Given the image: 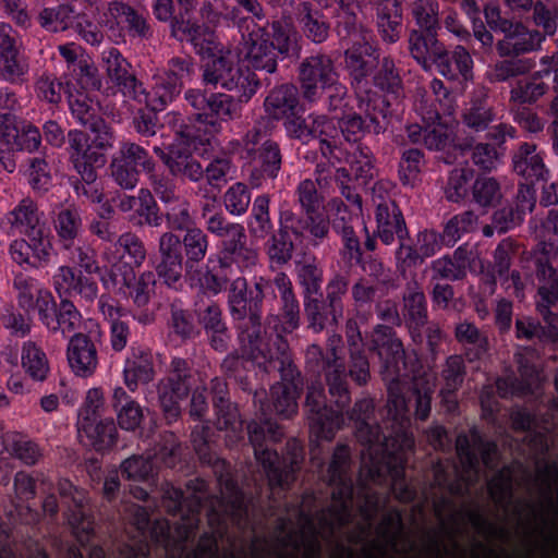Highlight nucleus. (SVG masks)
<instances>
[{"instance_id": "obj_1", "label": "nucleus", "mask_w": 558, "mask_h": 558, "mask_svg": "<svg viewBox=\"0 0 558 558\" xmlns=\"http://www.w3.org/2000/svg\"><path fill=\"white\" fill-rule=\"evenodd\" d=\"M245 61L241 65L233 52L221 44L215 32L210 45L201 44L194 52L203 64V80L206 84L220 85L233 92L234 99L241 105L247 102L260 86L262 78L256 71L265 72L277 78L278 61L299 58L301 47L293 24L287 19H275L265 25L254 24L247 35H243Z\"/></svg>"}, {"instance_id": "obj_2", "label": "nucleus", "mask_w": 558, "mask_h": 558, "mask_svg": "<svg viewBox=\"0 0 558 558\" xmlns=\"http://www.w3.org/2000/svg\"><path fill=\"white\" fill-rule=\"evenodd\" d=\"M228 306L239 341L252 356H263L300 326V304L284 272L274 279L235 278L228 289Z\"/></svg>"}, {"instance_id": "obj_3", "label": "nucleus", "mask_w": 558, "mask_h": 558, "mask_svg": "<svg viewBox=\"0 0 558 558\" xmlns=\"http://www.w3.org/2000/svg\"><path fill=\"white\" fill-rule=\"evenodd\" d=\"M287 350V341H281L277 347L263 352V356H253L257 363L264 365L265 373L278 371L281 377V383L270 388L271 400L268 399L266 389L254 390L252 400L258 418L252 420L246 426L255 459L272 487H283L290 475L284 460L274 447L281 441L283 432L272 414L282 418L292 417L296 413L298 399L304 388V378L290 360Z\"/></svg>"}, {"instance_id": "obj_4", "label": "nucleus", "mask_w": 558, "mask_h": 558, "mask_svg": "<svg viewBox=\"0 0 558 558\" xmlns=\"http://www.w3.org/2000/svg\"><path fill=\"white\" fill-rule=\"evenodd\" d=\"M351 418L354 420L355 437L364 447L363 454L369 458L371 478L387 473L392 481L395 497L401 502L414 501L417 492L405 475L409 454L414 449L411 416L386 418L380 424L375 415L374 400L363 398L354 403Z\"/></svg>"}, {"instance_id": "obj_5", "label": "nucleus", "mask_w": 558, "mask_h": 558, "mask_svg": "<svg viewBox=\"0 0 558 558\" xmlns=\"http://www.w3.org/2000/svg\"><path fill=\"white\" fill-rule=\"evenodd\" d=\"M305 369L313 380L307 386L304 412L311 433L319 439L330 440L351 418L354 407L349 410L351 392L348 385L349 372L335 350H326L311 344L305 351Z\"/></svg>"}, {"instance_id": "obj_6", "label": "nucleus", "mask_w": 558, "mask_h": 558, "mask_svg": "<svg viewBox=\"0 0 558 558\" xmlns=\"http://www.w3.org/2000/svg\"><path fill=\"white\" fill-rule=\"evenodd\" d=\"M5 220L13 233L23 238L13 240L9 255L22 269L38 270L49 265L53 247L46 229L44 214L31 197L22 198L8 214Z\"/></svg>"}, {"instance_id": "obj_7", "label": "nucleus", "mask_w": 558, "mask_h": 558, "mask_svg": "<svg viewBox=\"0 0 558 558\" xmlns=\"http://www.w3.org/2000/svg\"><path fill=\"white\" fill-rule=\"evenodd\" d=\"M373 360H377L380 375L387 389V418L411 416L412 399H407L403 385L407 378L405 353L402 341L391 326L376 325L365 335L364 350Z\"/></svg>"}, {"instance_id": "obj_8", "label": "nucleus", "mask_w": 558, "mask_h": 558, "mask_svg": "<svg viewBox=\"0 0 558 558\" xmlns=\"http://www.w3.org/2000/svg\"><path fill=\"white\" fill-rule=\"evenodd\" d=\"M208 400L206 388L195 389L190 403V416L197 421L191 432V442L201 464L210 469L216 477L217 484L231 493V506L238 517L246 512L243 501V490L238 481L231 474L230 463L218 454L219 445L217 433L210 421H205L208 412Z\"/></svg>"}, {"instance_id": "obj_9", "label": "nucleus", "mask_w": 558, "mask_h": 558, "mask_svg": "<svg viewBox=\"0 0 558 558\" xmlns=\"http://www.w3.org/2000/svg\"><path fill=\"white\" fill-rule=\"evenodd\" d=\"M187 116L179 126V135L187 141L210 145L223 122L240 113L239 101L226 93L190 88L184 93Z\"/></svg>"}, {"instance_id": "obj_10", "label": "nucleus", "mask_w": 558, "mask_h": 558, "mask_svg": "<svg viewBox=\"0 0 558 558\" xmlns=\"http://www.w3.org/2000/svg\"><path fill=\"white\" fill-rule=\"evenodd\" d=\"M207 233L195 227L183 234L165 232L159 239V255L155 260L158 279L167 287L180 290L183 270L194 269L204 259L208 250Z\"/></svg>"}, {"instance_id": "obj_11", "label": "nucleus", "mask_w": 558, "mask_h": 558, "mask_svg": "<svg viewBox=\"0 0 558 558\" xmlns=\"http://www.w3.org/2000/svg\"><path fill=\"white\" fill-rule=\"evenodd\" d=\"M411 57L424 71H435L451 82H468L473 78V59L461 45L446 46L438 38L414 37Z\"/></svg>"}, {"instance_id": "obj_12", "label": "nucleus", "mask_w": 558, "mask_h": 558, "mask_svg": "<svg viewBox=\"0 0 558 558\" xmlns=\"http://www.w3.org/2000/svg\"><path fill=\"white\" fill-rule=\"evenodd\" d=\"M150 7L157 21L169 23L170 35L174 39L190 44L193 50L202 43L211 44L214 31L196 17L193 0H151Z\"/></svg>"}, {"instance_id": "obj_13", "label": "nucleus", "mask_w": 558, "mask_h": 558, "mask_svg": "<svg viewBox=\"0 0 558 558\" xmlns=\"http://www.w3.org/2000/svg\"><path fill=\"white\" fill-rule=\"evenodd\" d=\"M350 290V278L345 274H335L319 295L303 300L308 328L315 332L336 330L343 318V299Z\"/></svg>"}, {"instance_id": "obj_14", "label": "nucleus", "mask_w": 558, "mask_h": 558, "mask_svg": "<svg viewBox=\"0 0 558 558\" xmlns=\"http://www.w3.org/2000/svg\"><path fill=\"white\" fill-rule=\"evenodd\" d=\"M308 228L296 218L292 209H280L278 228L269 235L265 243L266 253L276 266L288 264L298 250L318 247L326 239L315 238Z\"/></svg>"}, {"instance_id": "obj_15", "label": "nucleus", "mask_w": 558, "mask_h": 558, "mask_svg": "<svg viewBox=\"0 0 558 558\" xmlns=\"http://www.w3.org/2000/svg\"><path fill=\"white\" fill-rule=\"evenodd\" d=\"M356 100L359 113L351 112L337 117L336 128L339 137L343 136L349 143H356L365 134L384 133L392 117V110H388L385 100L376 94L363 95L356 97Z\"/></svg>"}, {"instance_id": "obj_16", "label": "nucleus", "mask_w": 558, "mask_h": 558, "mask_svg": "<svg viewBox=\"0 0 558 558\" xmlns=\"http://www.w3.org/2000/svg\"><path fill=\"white\" fill-rule=\"evenodd\" d=\"M206 231L217 238L215 255L235 260L238 268H247L255 264L256 254L247 245L245 229L238 222L230 221L220 211L204 213Z\"/></svg>"}, {"instance_id": "obj_17", "label": "nucleus", "mask_w": 558, "mask_h": 558, "mask_svg": "<svg viewBox=\"0 0 558 558\" xmlns=\"http://www.w3.org/2000/svg\"><path fill=\"white\" fill-rule=\"evenodd\" d=\"M351 448L348 444H337L327 469L328 485L332 487V505L326 510L340 526L350 522L354 484L350 474Z\"/></svg>"}, {"instance_id": "obj_18", "label": "nucleus", "mask_w": 558, "mask_h": 558, "mask_svg": "<svg viewBox=\"0 0 558 558\" xmlns=\"http://www.w3.org/2000/svg\"><path fill=\"white\" fill-rule=\"evenodd\" d=\"M304 112H295L283 120V126L287 136L298 140L303 144L312 141L318 142V148L324 158L328 161L339 159L337 151L339 148V132L336 122L325 116H312L304 118Z\"/></svg>"}, {"instance_id": "obj_19", "label": "nucleus", "mask_w": 558, "mask_h": 558, "mask_svg": "<svg viewBox=\"0 0 558 558\" xmlns=\"http://www.w3.org/2000/svg\"><path fill=\"white\" fill-rule=\"evenodd\" d=\"M195 372L191 362L173 357L168 375L157 387L159 405L168 424L177 422L181 415V401L185 400L195 385Z\"/></svg>"}, {"instance_id": "obj_20", "label": "nucleus", "mask_w": 558, "mask_h": 558, "mask_svg": "<svg viewBox=\"0 0 558 558\" xmlns=\"http://www.w3.org/2000/svg\"><path fill=\"white\" fill-rule=\"evenodd\" d=\"M101 22L110 39L116 44L131 40H148L154 29L148 19L129 3L113 0L108 2L107 10L101 14Z\"/></svg>"}, {"instance_id": "obj_21", "label": "nucleus", "mask_w": 558, "mask_h": 558, "mask_svg": "<svg viewBox=\"0 0 558 558\" xmlns=\"http://www.w3.org/2000/svg\"><path fill=\"white\" fill-rule=\"evenodd\" d=\"M247 155L251 157L250 183L260 187L268 180L274 181L282 166L280 145L267 137L260 130H252L247 134Z\"/></svg>"}, {"instance_id": "obj_22", "label": "nucleus", "mask_w": 558, "mask_h": 558, "mask_svg": "<svg viewBox=\"0 0 558 558\" xmlns=\"http://www.w3.org/2000/svg\"><path fill=\"white\" fill-rule=\"evenodd\" d=\"M154 167L155 160L146 148L133 142H122L119 151L112 156L110 171L121 189L133 190L140 175H147Z\"/></svg>"}, {"instance_id": "obj_23", "label": "nucleus", "mask_w": 558, "mask_h": 558, "mask_svg": "<svg viewBox=\"0 0 558 558\" xmlns=\"http://www.w3.org/2000/svg\"><path fill=\"white\" fill-rule=\"evenodd\" d=\"M298 82L303 97L310 102L318 101L324 90L337 80L333 59L325 52L310 54L298 64Z\"/></svg>"}, {"instance_id": "obj_24", "label": "nucleus", "mask_w": 558, "mask_h": 558, "mask_svg": "<svg viewBox=\"0 0 558 558\" xmlns=\"http://www.w3.org/2000/svg\"><path fill=\"white\" fill-rule=\"evenodd\" d=\"M208 145L190 142L175 133V140L166 148L154 147L155 153L169 170L170 174L182 181L189 180L196 182L204 178V168L194 157L193 150H207Z\"/></svg>"}, {"instance_id": "obj_25", "label": "nucleus", "mask_w": 558, "mask_h": 558, "mask_svg": "<svg viewBox=\"0 0 558 558\" xmlns=\"http://www.w3.org/2000/svg\"><path fill=\"white\" fill-rule=\"evenodd\" d=\"M380 57V48L368 40L345 48L344 68L356 97L376 94L369 80Z\"/></svg>"}, {"instance_id": "obj_26", "label": "nucleus", "mask_w": 558, "mask_h": 558, "mask_svg": "<svg viewBox=\"0 0 558 558\" xmlns=\"http://www.w3.org/2000/svg\"><path fill=\"white\" fill-rule=\"evenodd\" d=\"M218 486L220 489H225L228 494V497L221 498V504L226 505L225 513L220 512L214 507L210 508L208 512V524L211 531L204 532L199 536L196 547L186 554L185 558H220L219 542L222 539L227 532L226 515L230 517V519L236 524L245 521L248 517V506L245 501V496L243 495V501L246 506V512L242 517H238L232 510L231 493L228 492L225 487H221L219 484Z\"/></svg>"}, {"instance_id": "obj_27", "label": "nucleus", "mask_w": 558, "mask_h": 558, "mask_svg": "<svg viewBox=\"0 0 558 558\" xmlns=\"http://www.w3.org/2000/svg\"><path fill=\"white\" fill-rule=\"evenodd\" d=\"M184 492L180 487L170 486L165 492V499L169 500V512L173 515H181L184 518L185 510L193 517H198L204 504V494L208 489V482L202 477H195L186 481ZM198 518L195 519L194 523H190L189 526L184 527L183 534L181 535L180 550L183 551L184 543L193 534L197 527Z\"/></svg>"}, {"instance_id": "obj_28", "label": "nucleus", "mask_w": 558, "mask_h": 558, "mask_svg": "<svg viewBox=\"0 0 558 558\" xmlns=\"http://www.w3.org/2000/svg\"><path fill=\"white\" fill-rule=\"evenodd\" d=\"M396 241H398L395 250L396 267L404 277L413 274L427 258L437 254L436 236L428 228L418 230L413 236L408 231V235H402Z\"/></svg>"}, {"instance_id": "obj_29", "label": "nucleus", "mask_w": 558, "mask_h": 558, "mask_svg": "<svg viewBox=\"0 0 558 558\" xmlns=\"http://www.w3.org/2000/svg\"><path fill=\"white\" fill-rule=\"evenodd\" d=\"M296 202L300 210L294 215L308 228L310 233L315 238H329L330 219L324 210V197L318 193L314 181L306 179L301 181L296 187Z\"/></svg>"}, {"instance_id": "obj_30", "label": "nucleus", "mask_w": 558, "mask_h": 558, "mask_svg": "<svg viewBox=\"0 0 558 558\" xmlns=\"http://www.w3.org/2000/svg\"><path fill=\"white\" fill-rule=\"evenodd\" d=\"M376 231L371 235L365 226L366 233L364 248L374 252L377 247V239L385 245L392 244L398 238L408 235L409 228L403 213L395 199L387 198L379 202L375 209Z\"/></svg>"}, {"instance_id": "obj_31", "label": "nucleus", "mask_w": 558, "mask_h": 558, "mask_svg": "<svg viewBox=\"0 0 558 558\" xmlns=\"http://www.w3.org/2000/svg\"><path fill=\"white\" fill-rule=\"evenodd\" d=\"M38 318L53 333L66 337L78 326L82 315L72 300L56 301L51 292H41L37 300Z\"/></svg>"}, {"instance_id": "obj_32", "label": "nucleus", "mask_w": 558, "mask_h": 558, "mask_svg": "<svg viewBox=\"0 0 558 558\" xmlns=\"http://www.w3.org/2000/svg\"><path fill=\"white\" fill-rule=\"evenodd\" d=\"M69 161L77 174L70 178V184L75 195L78 198L84 197L88 202H100L102 186L98 181L97 170L106 165V155L98 150L73 157Z\"/></svg>"}, {"instance_id": "obj_33", "label": "nucleus", "mask_w": 558, "mask_h": 558, "mask_svg": "<svg viewBox=\"0 0 558 558\" xmlns=\"http://www.w3.org/2000/svg\"><path fill=\"white\" fill-rule=\"evenodd\" d=\"M235 260L210 254L203 267L189 270L183 277L191 288H197L204 294L218 295L226 291L231 280L232 265Z\"/></svg>"}, {"instance_id": "obj_34", "label": "nucleus", "mask_w": 558, "mask_h": 558, "mask_svg": "<svg viewBox=\"0 0 558 558\" xmlns=\"http://www.w3.org/2000/svg\"><path fill=\"white\" fill-rule=\"evenodd\" d=\"M213 408L216 415V429L227 432L229 441L234 444L243 438V421L238 405L231 402L226 379L215 377L209 385Z\"/></svg>"}, {"instance_id": "obj_35", "label": "nucleus", "mask_w": 558, "mask_h": 558, "mask_svg": "<svg viewBox=\"0 0 558 558\" xmlns=\"http://www.w3.org/2000/svg\"><path fill=\"white\" fill-rule=\"evenodd\" d=\"M512 169L523 180L519 183V193L525 189L530 197H534L536 184H545L549 179V170L533 143L520 144L512 157Z\"/></svg>"}, {"instance_id": "obj_36", "label": "nucleus", "mask_w": 558, "mask_h": 558, "mask_svg": "<svg viewBox=\"0 0 558 558\" xmlns=\"http://www.w3.org/2000/svg\"><path fill=\"white\" fill-rule=\"evenodd\" d=\"M369 81L371 88L376 92L377 97L385 100L388 110H392V102H399L404 98L403 69L392 56L379 58Z\"/></svg>"}, {"instance_id": "obj_37", "label": "nucleus", "mask_w": 558, "mask_h": 558, "mask_svg": "<svg viewBox=\"0 0 558 558\" xmlns=\"http://www.w3.org/2000/svg\"><path fill=\"white\" fill-rule=\"evenodd\" d=\"M58 490L62 504L68 507L65 511L68 523L77 541L84 545L94 535V522L84 509L83 490H80L68 480L59 483Z\"/></svg>"}, {"instance_id": "obj_38", "label": "nucleus", "mask_w": 558, "mask_h": 558, "mask_svg": "<svg viewBox=\"0 0 558 558\" xmlns=\"http://www.w3.org/2000/svg\"><path fill=\"white\" fill-rule=\"evenodd\" d=\"M101 63L109 80L124 97L142 101L143 85L133 73L131 63L117 48L102 50Z\"/></svg>"}, {"instance_id": "obj_39", "label": "nucleus", "mask_w": 558, "mask_h": 558, "mask_svg": "<svg viewBox=\"0 0 558 558\" xmlns=\"http://www.w3.org/2000/svg\"><path fill=\"white\" fill-rule=\"evenodd\" d=\"M401 314L412 341L415 344H422L423 328L428 323V311L426 296L416 282L407 284L402 295Z\"/></svg>"}, {"instance_id": "obj_40", "label": "nucleus", "mask_w": 558, "mask_h": 558, "mask_svg": "<svg viewBox=\"0 0 558 558\" xmlns=\"http://www.w3.org/2000/svg\"><path fill=\"white\" fill-rule=\"evenodd\" d=\"M53 288L59 299L71 300L80 295L86 301H94L98 295V284L94 277L76 272L73 267L60 266L52 277Z\"/></svg>"}, {"instance_id": "obj_41", "label": "nucleus", "mask_w": 558, "mask_h": 558, "mask_svg": "<svg viewBox=\"0 0 558 558\" xmlns=\"http://www.w3.org/2000/svg\"><path fill=\"white\" fill-rule=\"evenodd\" d=\"M196 316L201 331L204 330L210 348L217 352H226L231 341V332L223 318L220 306L210 302L196 307Z\"/></svg>"}, {"instance_id": "obj_42", "label": "nucleus", "mask_w": 558, "mask_h": 558, "mask_svg": "<svg viewBox=\"0 0 558 558\" xmlns=\"http://www.w3.org/2000/svg\"><path fill=\"white\" fill-rule=\"evenodd\" d=\"M345 338L350 353L349 377L357 386H364L371 378L369 360L364 352L365 336L362 335L355 318L347 320Z\"/></svg>"}, {"instance_id": "obj_43", "label": "nucleus", "mask_w": 558, "mask_h": 558, "mask_svg": "<svg viewBox=\"0 0 558 558\" xmlns=\"http://www.w3.org/2000/svg\"><path fill=\"white\" fill-rule=\"evenodd\" d=\"M154 376L153 352L145 345L133 343L124 361V384L131 391H135L140 385L151 381Z\"/></svg>"}, {"instance_id": "obj_44", "label": "nucleus", "mask_w": 558, "mask_h": 558, "mask_svg": "<svg viewBox=\"0 0 558 558\" xmlns=\"http://www.w3.org/2000/svg\"><path fill=\"white\" fill-rule=\"evenodd\" d=\"M8 121L9 126L0 131V141L8 150L33 154L45 149L39 128L23 118L16 123Z\"/></svg>"}, {"instance_id": "obj_45", "label": "nucleus", "mask_w": 558, "mask_h": 558, "mask_svg": "<svg viewBox=\"0 0 558 558\" xmlns=\"http://www.w3.org/2000/svg\"><path fill=\"white\" fill-rule=\"evenodd\" d=\"M509 32H505L504 39L497 43V52L500 57H518L541 47L545 35L537 29H530L520 22H512Z\"/></svg>"}, {"instance_id": "obj_46", "label": "nucleus", "mask_w": 558, "mask_h": 558, "mask_svg": "<svg viewBox=\"0 0 558 558\" xmlns=\"http://www.w3.org/2000/svg\"><path fill=\"white\" fill-rule=\"evenodd\" d=\"M264 108L268 117L277 121L305 111L300 101V89L292 83H282L271 88L265 98Z\"/></svg>"}, {"instance_id": "obj_47", "label": "nucleus", "mask_w": 558, "mask_h": 558, "mask_svg": "<svg viewBox=\"0 0 558 558\" xmlns=\"http://www.w3.org/2000/svg\"><path fill=\"white\" fill-rule=\"evenodd\" d=\"M375 24L383 43L393 45L403 31V10L399 0H378L374 7Z\"/></svg>"}, {"instance_id": "obj_48", "label": "nucleus", "mask_w": 558, "mask_h": 558, "mask_svg": "<svg viewBox=\"0 0 558 558\" xmlns=\"http://www.w3.org/2000/svg\"><path fill=\"white\" fill-rule=\"evenodd\" d=\"M84 210L74 205L61 206L53 217V228L58 242L64 250H72L85 232Z\"/></svg>"}, {"instance_id": "obj_49", "label": "nucleus", "mask_w": 558, "mask_h": 558, "mask_svg": "<svg viewBox=\"0 0 558 558\" xmlns=\"http://www.w3.org/2000/svg\"><path fill=\"white\" fill-rule=\"evenodd\" d=\"M512 254V243L508 240H502L494 251L493 269L498 275L504 289L517 300L522 301L525 295V284L519 270L510 272Z\"/></svg>"}, {"instance_id": "obj_50", "label": "nucleus", "mask_w": 558, "mask_h": 558, "mask_svg": "<svg viewBox=\"0 0 558 558\" xmlns=\"http://www.w3.org/2000/svg\"><path fill=\"white\" fill-rule=\"evenodd\" d=\"M357 7L341 0L336 9L333 31L342 47L367 41L365 27L359 21Z\"/></svg>"}, {"instance_id": "obj_51", "label": "nucleus", "mask_w": 558, "mask_h": 558, "mask_svg": "<svg viewBox=\"0 0 558 558\" xmlns=\"http://www.w3.org/2000/svg\"><path fill=\"white\" fill-rule=\"evenodd\" d=\"M295 15L301 32L308 41L320 45L329 38L331 25L319 8L303 1L299 3Z\"/></svg>"}, {"instance_id": "obj_52", "label": "nucleus", "mask_w": 558, "mask_h": 558, "mask_svg": "<svg viewBox=\"0 0 558 558\" xmlns=\"http://www.w3.org/2000/svg\"><path fill=\"white\" fill-rule=\"evenodd\" d=\"M68 361L78 376L86 377L94 373L98 364L97 349L88 335L78 332L71 337Z\"/></svg>"}, {"instance_id": "obj_53", "label": "nucleus", "mask_w": 558, "mask_h": 558, "mask_svg": "<svg viewBox=\"0 0 558 558\" xmlns=\"http://www.w3.org/2000/svg\"><path fill=\"white\" fill-rule=\"evenodd\" d=\"M110 403L117 414V424L121 429L135 432L142 427L145 417L144 408L122 387L113 389Z\"/></svg>"}, {"instance_id": "obj_54", "label": "nucleus", "mask_w": 558, "mask_h": 558, "mask_svg": "<svg viewBox=\"0 0 558 558\" xmlns=\"http://www.w3.org/2000/svg\"><path fill=\"white\" fill-rule=\"evenodd\" d=\"M542 324L532 316H521L515 319V337L520 340L538 341L542 344L558 343V320L543 318Z\"/></svg>"}, {"instance_id": "obj_55", "label": "nucleus", "mask_w": 558, "mask_h": 558, "mask_svg": "<svg viewBox=\"0 0 558 558\" xmlns=\"http://www.w3.org/2000/svg\"><path fill=\"white\" fill-rule=\"evenodd\" d=\"M240 343L246 357H244V355H239L235 352L228 354L221 363V371L227 377L233 378L243 391L253 395L256 388L254 387L250 376V367L257 365L264 371V365L257 363V361L252 356L248 348H245L242 342Z\"/></svg>"}, {"instance_id": "obj_56", "label": "nucleus", "mask_w": 558, "mask_h": 558, "mask_svg": "<svg viewBox=\"0 0 558 558\" xmlns=\"http://www.w3.org/2000/svg\"><path fill=\"white\" fill-rule=\"evenodd\" d=\"M439 5L436 0H417L413 4L412 14L420 29H413L409 36L410 54L413 49V39L422 36L424 39L437 38Z\"/></svg>"}, {"instance_id": "obj_57", "label": "nucleus", "mask_w": 558, "mask_h": 558, "mask_svg": "<svg viewBox=\"0 0 558 558\" xmlns=\"http://www.w3.org/2000/svg\"><path fill=\"white\" fill-rule=\"evenodd\" d=\"M68 105L72 118L85 129L95 126V123L102 119L99 114L100 104L98 95L73 89L68 95Z\"/></svg>"}, {"instance_id": "obj_58", "label": "nucleus", "mask_w": 558, "mask_h": 558, "mask_svg": "<svg viewBox=\"0 0 558 558\" xmlns=\"http://www.w3.org/2000/svg\"><path fill=\"white\" fill-rule=\"evenodd\" d=\"M454 337L469 362L482 360L488 351V339L473 323L462 322L454 328Z\"/></svg>"}, {"instance_id": "obj_59", "label": "nucleus", "mask_w": 558, "mask_h": 558, "mask_svg": "<svg viewBox=\"0 0 558 558\" xmlns=\"http://www.w3.org/2000/svg\"><path fill=\"white\" fill-rule=\"evenodd\" d=\"M477 223V215L472 210H465L451 217L444 226L442 232L435 229H429L437 242V253L442 246L452 247L464 233L474 229Z\"/></svg>"}, {"instance_id": "obj_60", "label": "nucleus", "mask_w": 558, "mask_h": 558, "mask_svg": "<svg viewBox=\"0 0 558 558\" xmlns=\"http://www.w3.org/2000/svg\"><path fill=\"white\" fill-rule=\"evenodd\" d=\"M496 119V112L484 93L475 94L462 114L463 124L475 133L486 131Z\"/></svg>"}, {"instance_id": "obj_61", "label": "nucleus", "mask_w": 558, "mask_h": 558, "mask_svg": "<svg viewBox=\"0 0 558 558\" xmlns=\"http://www.w3.org/2000/svg\"><path fill=\"white\" fill-rule=\"evenodd\" d=\"M92 428L95 430L89 432L87 427L77 426L78 434H84L88 439L90 446L97 452H105L112 449L118 441V429L117 423L112 417H92V422H89Z\"/></svg>"}, {"instance_id": "obj_62", "label": "nucleus", "mask_w": 558, "mask_h": 558, "mask_svg": "<svg viewBox=\"0 0 558 558\" xmlns=\"http://www.w3.org/2000/svg\"><path fill=\"white\" fill-rule=\"evenodd\" d=\"M153 82L150 92L147 94L143 92L142 97L147 106H151L155 110H165L180 96L183 89L175 80L161 72L153 76Z\"/></svg>"}, {"instance_id": "obj_63", "label": "nucleus", "mask_w": 558, "mask_h": 558, "mask_svg": "<svg viewBox=\"0 0 558 558\" xmlns=\"http://www.w3.org/2000/svg\"><path fill=\"white\" fill-rule=\"evenodd\" d=\"M425 165V154L416 147L400 149L398 178L404 187H415L421 182V173Z\"/></svg>"}, {"instance_id": "obj_64", "label": "nucleus", "mask_w": 558, "mask_h": 558, "mask_svg": "<svg viewBox=\"0 0 558 558\" xmlns=\"http://www.w3.org/2000/svg\"><path fill=\"white\" fill-rule=\"evenodd\" d=\"M78 13L76 5L72 3L44 8L38 14V23L48 32H63L74 27Z\"/></svg>"}]
</instances>
